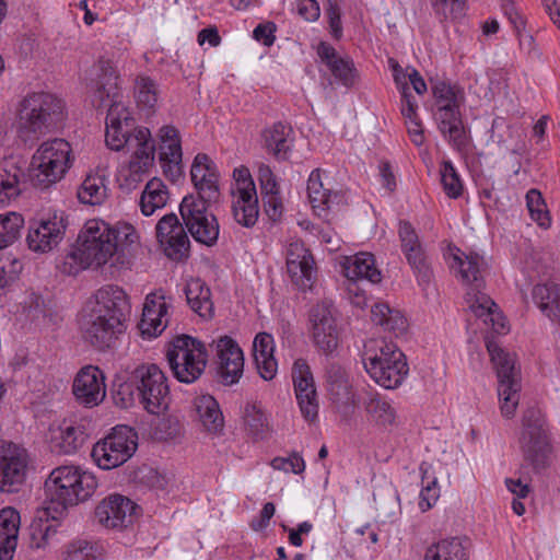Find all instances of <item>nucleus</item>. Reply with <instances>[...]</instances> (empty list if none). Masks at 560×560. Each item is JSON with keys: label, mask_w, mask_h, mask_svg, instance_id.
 I'll use <instances>...</instances> for the list:
<instances>
[{"label": "nucleus", "mask_w": 560, "mask_h": 560, "mask_svg": "<svg viewBox=\"0 0 560 560\" xmlns=\"http://www.w3.org/2000/svg\"><path fill=\"white\" fill-rule=\"evenodd\" d=\"M393 68L394 81L401 94V114L405 118H411L417 115L418 103L410 92V86L406 82V75L402 68L393 59L389 60Z\"/></svg>", "instance_id": "nucleus-45"}, {"label": "nucleus", "mask_w": 560, "mask_h": 560, "mask_svg": "<svg viewBox=\"0 0 560 560\" xmlns=\"http://www.w3.org/2000/svg\"><path fill=\"white\" fill-rule=\"evenodd\" d=\"M215 201L188 195L179 205V212L188 232L195 241L207 246L214 245L219 237V222L209 210L210 203Z\"/></svg>", "instance_id": "nucleus-13"}, {"label": "nucleus", "mask_w": 560, "mask_h": 560, "mask_svg": "<svg viewBox=\"0 0 560 560\" xmlns=\"http://www.w3.org/2000/svg\"><path fill=\"white\" fill-rule=\"evenodd\" d=\"M532 296L540 312L551 322L560 324V285L555 282L538 283Z\"/></svg>", "instance_id": "nucleus-32"}, {"label": "nucleus", "mask_w": 560, "mask_h": 560, "mask_svg": "<svg viewBox=\"0 0 560 560\" xmlns=\"http://www.w3.org/2000/svg\"><path fill=\"white\" fill-rule=\"evenodd\" d=\"M164 295L150 293L145 298L139 328L143 336L156 337L167 326V305Z\"/></svg>", "instance_id": "nucleus-26"}, {"label": "nucleus", "mask_w": 560, "mask_h": 560, "mask_svg": "<svg viewBox=\"0 0 560 560\" xmlns=\"http://www.w3.org/2000/svg\"><path fill=\"white\" fill-rule=\"evenodd\" d=\"M432 94L439 131L455 151L462 154L467 153L471 138L462 118L457 91L445 82H436L432 86Z\"/></svg>", "instance_id": "nucleus-7"}, {"label": "nucleus", "mask_w": 560, "mask_h": 560, "mask_svg": "<svg viewBox=\"0 0 560 560\" xmlns=\"http://www.w3.org/2000/svg\"><path fill=\"white\" fill-rule=\"evenodd\" d=\"M362 361L370 377L385 389L398 388L409 373L404 352L384 339L365 343Z\"/></svg>", "instance_id": "nucleus-5"}, {"label": "nucleus", "mask_w": 560, "mask_h": 560, "mask_svg": "<svg viewBox=\"0 0 560 560\" xmlns=\"http://www.w3.org/2000/svg\"><path fill=\"white\" fill-rule=\"evenodd\" d=\"M467 547L458 537L442 539L430 546L424 560H468Z\"/></svg>", "instance_id": "nucleus-41"}, {"label": "nucleus", "mask_w": 560, "mask_h": 560, "mask_svg": "<svg viewBox=\"0 0 560 560\" xmlns=\"http://www.w3.org/2000/svg\"><path fill=\"white\" fill-rule=\"evenodd\" d=\"M307 194L313 208L319 210H328L342 200L339 192H332L324 187L319 170L312 171L307 182Z\"/></svg>", "instance_id": "nucleus-39"}, {"label": "nucleus", "mask_w": 560, "mask_h": 560, "mask_svg": "<svg viewBox=\"0 0 560 560\" xmlns=\"http://www.w3.org/2000/svg\"><path fill=\"white\" fill-rule=\"evenodd\" d=\"M526 205L530 218L542 229H548L551 218L547 205L537 189H530L526 194Z\"/></svg>", "instance_id": "nucleus-50"}, {"label": "nucleus", "mask_w": 560, "mask_h": 560, "mask_svg": "<svg viewBox=\"0 0 560 560\" xmlns=\"http://www.w3.org/2000/svg\"><path fill=\"white\" fill-rule=\"evenodd\" d=\"M137 447V432L128 425H118L94 444L91 456L100 468L109 470L125 464Z\"/></svg>", "instance_id": "nucleus-12"}, {"label": "nucleus", "mask_w": 560, "mask_h": 560, "mask_svg": "<svg viewBox=\"0 0 560 560\" xmlns=\"http://www.w3.org/2000/svg\"><path fill=\"white\" fill-rule=\"evenodd\" d=\"M136 97L138 106L143 109H153L158 103V84L150 77H139L136 81Z\"/></svg>", "instance_id": "nucleus-52"}, {"label": "nucleus", "mask_w": 560, "mask_h": 560, "mask_svg": "<svg viewBox=\"0 0 560 560\" xmlns=\"http://www.w3.org/2000/svg\"><path fill=\"white\" fill-rule=\"evenodd\" d=\"M441 183L447 197L457 199L463 194V184L451 161H444L440 168Z\"/></svg>", "instance_id": "nucleus-53"}, {"label": "nucleus", "mask_w": 560, "mask_h": 560, "mask_svg": "<svg viewBox=\"0 0 560 560\" xmlns=\"http://www.w3.org/2000/svg\"><path fill=\"white\" fill-rule=\"evenodd\" d=\"M279 194L280 192L261 197L264 210L273 222L278 221L283 212V205Z\"/></svg>", "instance_id": "nucleus-62"}, {"label": "nucleus", "mask_w": 560, "mask_h": 560, "mask_svg": "<svg viewBox=\"0 0 560 560\" xmlns=\"http://www.w3.org/2000/svg\"><path fill=\"white\" fill-rule=\"evenodd\" d=\"M185 295L190 308L203 319L213 316L214 307L210 289L200 279H190L185 287Z\"/></svg>", "instance_id": "nucleus-34"}, {"label": "nucleus", "mask_w": 560, "mask_h": 560, "mask_svg": "<svg viewBox=\"0 0 560 560\" xmlns=\"http://www.w3.org/2000/svg\"><path fill=\"white\" fill-rule=\"evenodd\" d=\"M292 135L293 130L289 125L276 122L264 130V147L277 160L284 161L291 152Z\"/></svg>", "instance_id": "nucleus-30"}, {"label": "nucleus", "mask_w": 560, "mask_h": 560, "mask_svg": "<svg viewBox=\"0 0 560 560\" xmlns=\"http://www.w3.org/2000/svg\"><path fill=\"white\" fill-rule=\"evenodd\" d=\"M165 357L173 376L185 384L199 380L208 362L205 343L188 335L174 338L166 348Z\"/></svg>", "instance_id": "nucleus-10"}, {"label": "nucleus", "mask_w": 560, "mask_h": 560, "mask_svg": "<svg viewBox=\"0 0 560 560\" xmlns=\"http://www.w3.org/2000/svg\"><path fill=\"white\" fill-rule=\"evenodd\" d=\"M159 162L163 174L172 182L183 177V151L179 130L173 125H165L158 132Z\"/></svg>", "instance_id": "nucleus-16"}, {"label": "nucleus", "mask_w": 560, "mask_h": 560, "mask_svg": "<svg viewBox=\"0 0 560 560\" xmlns=\"http://www.w3.org/2000/svg\"><path fill=\"white\" fill-rule=\"evenodd\" d=\"M88 439V434L82 425H67L61 432L60 436L56 439L55 446L63 454L75 453Z\"/></svg>", "instance_id": "nucleus-48"}, {"label": "nucleus", "mask_w": 560, "mask_h": 560, "mask_svg": "<svg viewBox=\"0 0 560 560\" xmlns=\"http://www.w3.org/2000/svg\"><path fill=\"white\" fill-rule=\"evenodd\" d=\"M521 448L525 460L536 472L550 464L551 444L545 415L539 408H528L523 416Z\"/></svg>", "instance_id": "nucleus-11"}, {"label": "nucleus", "mask_w": 560, "mask_h": 560, "mask_svg": "<svg viewBox=\"0 0 560 560\" xmlns=\"http://www.w3.org/2000/svg\"><path fill=\"white\" fill-rule=\"evenodd\" d=\"M467 302L470 311L479 318H482L485 323L491 322L493 329L497 332L504 331V325L500 327L495 326V303L485 293H467Z\"/></svg>", "instance_id": "nucleus-44"}, {"label": "nucleus", "mask_w": 560, "mask_h": 560, "mask_svg": "<svg viewBox=\"0 0 560 560\" xmlns=\"http://www.w3.org/2000/svg\"><path fill=\"white\" fill-rule=\"evenodd\" d=\"M194 411L197 420L209 432H218L223 428V416L219 404L211 395H200L194 399Z\"/></svg>", "instance_id": "nucleus-36"}, {"label": "nucleus", "mask_w": 560, "mask_h": 560, "mask_svg": "<svg viewBox=\"0 0 560 560\" xmlns=\"http://www.w3.org/2000/svg\"><path fill=\"white\" fill-rule=\"evenodd\" d=\"M59 524L56 518H35L30 525L28 548L31 550H43L59 544Z\"/></svg>", "instance_id": "nucleus-31"}, {"label": "nucleus", "mask_w": 560, "mask_h": 560, "mask_svg": "<svg viewBox=\"0 0 560 560\" xmlns=\"http://www.w3.org/2000/svg\"><path fill=\"white\" fill-rule=\"evenodd\" d=\"M276 31L277 26L273 22L260 23L254 28L253 37L265 46L270 47L276 40Z\"/></svg>", "instance_id": "nucleus-63"}, {"label": "nucleus", "mask_w": 560, "mask_h": 560, "mask_svg": "<svg viewBox=\"0 0 560 560\" xmlns=\"http://www.w3.org/2000/svg\"><path fill=\"white\" fill-rule=\"evenodd\" d=\"M498 396L501 401V412L504 417L514 416L520 401V375L498 377Z\"/></svg>", "instance_id": "nucleus-42"}, {"label": "nucleus", "mask_w": 560, "mask_h": 560, "mask_svg": "<svg viewBox=\"0 0 560 560\" xmlns=\"http://www.w3.org/2000/svg\"><path fill=\"white\" fill-rule=\"evenodd\" d=\"M487 350L490 354L491 361L497 370L498 377H505L518 375V371L515 368V355L505 352L499 343L493 340L487 341Z\"/></svg>", "instance_id": "nucleus-47"}, {"label": "nucleus", "mask_w": 560, "mask_h": 560, "mask_svg": "<svg viewBox=\"0 0 560 560\" xmlns=\"http://www.w3.org/2000/svg\"><path fill=\"white\" fill-rule=\"evenodd\" d=\"M243 420L246 429L254 436H262L268 430L267 417L255 404L246 405Z\"/></svg>", "instance_id": "nucleus-54"}, {"label": "nucleus", "mask_w": 560, "mask_h": 560, "mask_svg": "<svg viewBox=\"0 0 560 560\" xmlns=\"http://www.w3.org/2000/svg\"><path fill=\"white\" fill-rule=\"evenodd\" d=\"M253 352L259 375L266 381L272 380L278 370L277 360L273 355V337L268 332L256 335L253 342Z\"/></svg>", "instance_id": "nucleus-29"}, {"label": "nucleus", "mask_w": 560, "mask_h": 560, "mask_svg": "<svg viewBox=\"0 0 560 560\" xmlns=\"http://www.w3.org/2000/svg\"><path fill=\"white\" fill-rule=\"evenodd\" d=\"M155 232L168 258L180 260L187 255L190 242L184 225L175 213L162 217L155 226Z\"/></svg>", "instance_id": "nucleus-20"}, {"label": "nucleus", "mask_w": 560, "mask_h": 560, "mask_svg": "<svg viewBox=\"0 0 560 560\" xmlns=\"http://www.w3.org/2000/svg\"><path fill=\"white\" fill-rule=\"evenodd\" d=\"M138 505L118 493L104 498L95 508L96 522L105 528H126L136 520Z\"/></svg>", "instance_id": "nucleus-17"}, {"label": "nucleus", "mask_w": 560, "mask_h": 560, "mask_svg": "<svg viewBox=\"0 0 560 560\" xmlns=\"http://www.w3.org/2000/svg\"><path fill=\"white\" fill-rule=\"evenodd\" d=\"M102 551L95 542L78 539L67 547L63 560H102Z\"/></svg>", "instance_id": "nucleus-51"}, {"label": "nucleus", "mask_w": 560, "mask_h": 560, "mask_svg": "<svg viewBox=\"0 0 560 560\" xmlns=\"http://www.w3.org/2000/svg\"><path fill=\"white\" fill-rule=\"evenodd\" d=\"M417 277L419 284H429L433 278V271L424 250H418L405 256Z\"/></svg>", "instance_id": "nucleus-56"}, {"label": "nucleus", "mask_w": 560, "mask_h": 560, "mask_svg": "<svg viewBox=\"0 0 560 560\" xmlns=\"http://www.w3.org/2000/svg\"><path fill=\"white\" fill-rule=\"evenodd\" d=\"M398 235L400 240L401 250L405 256L423 249L419 236L410 222H399Z\"/></svg>", "instance_id": "nucleus-57"}, {"label": "nucleus", "mask_w": 560, "mask_h": 560, "mask_svg": "<svg viewBox=\"0 0 560 560\" xmlns=\"http://www.w3.org/2000/svg\"><path fill=\"white\" fill-rule=\"evenodd\" d=\"M96 479L89 472L74 466L55 468L45 481V490L50 502L62 510L90 498L95 488Z\"/></svg>", "instance_id": "nucleus-9"}, {"label": "nucleus", "mask_w": 560, "mask_h": 560, "mask_svg": "<svg viewBox=\"0 0 560 560\" xmlns=\"http://www.w3.org/2000/svg\"><path fill=\"white\" fill-rule=\"evenodd\" d=\"M24 172L13 162L0 165V206H5L22 191Z\"/></svg>", "instance_id": "nucleus-38"}, {"label": "nucleus", "mask_w": 560, "mask_h": 560, "mask_svg": "<svg viewBox=\"0 0 560 560\" xmlns=\"http://www.w3.org/2000/svg\"><path fill=\"white\" fill-rule=\"evenodd\" d=\"M73 161V151L67 140L45 141L32 156L30 179L35 187L47 188L65 177Z\"/></svg>", "instance_id": "nucleus-8"}, {"label": "nucleus", "mask_w": 560, "mask_h": 560, "mask_svg": "<svg viewBox=\"0 0 560 560\" xmlns=\"http://www.w3.org/2000/svg\"><path fill=\"white\" fill-rule=\"evenodd\" d=\"M115 399L121 408H129L138 401L148 412L160 415L170 401L167 378L156 364H142L119 385Z\"/></svg>", "instance_id": "nucleus-4"}, {"label": "nucleus", "mask_w": 560, "mask_h": 560, "mask_svg": "<svg viewBox=\"0 0 560 560\" xmlns=\"http://www.w3.org/2000/svg\"><path fill=\"white\" fill-rule=\"evenodd\" d=\"M439 497H440V489L438 487V481L434 478L431 481H428V483L422 488V490L420 492V501H419L420 509L423 512L430 510L435 504Z\"/></svg>", "instance_id": "nucleus-61"}, {"label": "nucleus", "mask_w": 560, "mask_h": 560, "mask_svg": "<svg viewBox=\"0 0 560 560\" xmlns=\"http://www.w3.org/2000/svg\"><path fill=\"white\" fill-rule=\"evenodd\" d=\"M232 213L234 220L244 228H252L256 224L259 217V206L257 194L248 191L242 194H232Z\"/></svg>", "instance_id": "nucleus-37"}, {"label": "nucleus", "mask_w": 560, "mask_h": 560, "mask_svg": "<svg viewBox=\"0 0 560 560\" xmlns=\"http://www.w3.org/2000/svg\"><path fill=\"white\" fill-rule=\"evenodd\" d=\"M22 262L12 255L0 257V289L12 283L22 271Z\"/></svg>", "instance_id": "nucleus-58"}, {"label": "nucleus", "mask_w": 560, "mask_h": 560, "mask_svg": "<svg viewBox=\"0 0 560 560\" xmlns=\"http://www.w3.org/2000/svg\"><path fill=\"white\" fill-rule=\"evenodd\" d=\"M191 182L198 194L195 197L202 199L218 200L219 173L214 162L206 154L198 153L192 162L190 170Z\"/></svg>", "instance_id": "nucleus-25"}, {"label": "nucleus", "mask_w": 560, "mask_h": 560, "mask_svg": "<svg viewBox=\"0 0 560 560\" xmlns=\"http://www.w3.org/2000/svg\"><path fill=\"white\" fill-rule=\"evenodd\" d=\"M292 381L303 418L315 422L318 417V397L311 368L305 359H296L292 366Z\"/></svg>", "instance_id": "nucleus-15"}, {"label": "nucleus", "mask_w": 560, "mask_h": 560, "mask_svg": "<svg viewBox=\"0 0 560 560\" xmlns=\"http://www.w3.org/2000/svg\"><path fill=\"white\" fill-rule=\"evenodd\" d=\"M296 12L305 21L315 22L320 15V8L316 0H298Z\"/></svg>", "instance_id": "nucleus-64"}, {"label": "nucleus", "mask_w": 560, "mask_h": 560, "mask_svg": "<svg viewBox=\"0 0 560 560\" xmlns=\"http://www.w3.org/2000/svg\"><path fill=\"white\" fill-rule=\"evenodd\" d=\"M218 376L223 385L236 384L244 370V354L237 342L229 336L217 341Z\"/></svg>", "instance_id": "nucleus-23"}, {"label": "nucleus", "mask_w": 560, "mask_h": 560, "mask_svg": "<svg viewBox=\"0 0 560 560\" xmlns=\"http://www.w3.org/2000/svg\"><path fill=\"white\" fill-rule=\"evenodd\" d=\"M98 69L101 73L96 81L93 103L97 108L108 107L105 132L107 147L114 151H119L126 145L135 149L127 167L120 171L126 185L131 186L140 182L142 175L153 166L155 145L148 128H133V119L121 103L119 77L113 62L101 58Z\"/></svg>", "instance_id": "nucleus-1"}, {"label": "nucleus", "mask_w": 560, "mask_h": 560, "mask_svg": "<svg viewBox=\"0 0 560 560\" xmlns=\"http://www.w3.org/2000/svg\"><path fill=\"white\" fill-rule=\"evenodd\" d=\"M482 264L483 259L477 254L465 255L464 258L455 255L452 268L458 269L462 281L466 283L476 282V288H479Z\"/></svg>", "instance_id": "nucleus-46"}, {"label": "nucleus", "mask_w": 560, "mask_h": 560, "mask_svg": "<svg viewBox=\"0 0 560 560\" xmlns=\"http://www.w3.org/2000/svg\"><path fill=\"white\" fill-rule=\"evenodd\" d=\"M271 466L275 469L292 471L293 474H301L305 469L304 459L298 453H292L288 458L275 457L271 460Z\"/></svg>", "instance_id": "nucleus-59"}, {"label": "nucleus", "mask_w": 560, "mask_h": 560, "mask_svg": "<svg viewBox=\"0 0 560 560\" xmlns=\"http://www.w3.org/2000/svg\"><path fill=\"white\" fill-rule=\"evenodd\" d=\"M120 232L102 220H89L78 236V245L67 254L63 272L75 276L86 268L105 265L117 250Z\"/></svg>", "instance_id": "nucleus-3"}, {"label": "nucleus", "mask_w": 560, "mask_h": 560, "mask_svg": "<svg viewBox=\"0 0 560 560\" xmlns=\"http://www.w3.org/2000/svg\"><path fill=\"white\" fill-rule=\"evenodd\" d=\"M63 118V103L48 92H33L20 103L18 130L26 140L50 132Z\"/></svg>", "instance_id": "nucleus-6"}, {"label": "nucleus", "mask_w": 560, "mask_h": 560, "mask_svg": "<svg viewBox=\"0 0 560 560\" xmlns=\"http://www.w3.org/2000/svg\"><path fill=\"white\" fill-rule=\"evenodd\" d=\"M130 304L117 285H104L86 303L80 319L83 340L98 351L114 347L127 328Z\"/></svg>", "instance_id": "nucleus-2"}, {"label": "nucleus", "mask_w": 560, "mask_h": 560, "mask_svg": "<svg viewBox=\"0 0 560 560\" xmlns=\"http://www.w3.org/2000/svg\"><path fill=\"white\" fill-rule=\"evenodd\" d=\"M363 408L369 419L380 427L393 425L396 421V409L392 402L375 390L366 393Z\"/></svg>", "instance_id": "nucleus-33"}, {"label": "nucleus", "mask_w": 560, "mask_h": 560, "mask_svg": "<svg viewBox=\"0 0 560 560\" xmlns=\"http://www.w3.org/2000/svg\"><path fill=\"white\" fill-rule=\"evenodd\" d=\"M317 54L342 85L351 88L355 83L358 72L351 58L338 56L336 49L325 42L318 45Z\"/></svg>", "instance_id": "nucleus-27"}, {"label": "nucleus", "mask_w": 560, "mask_h": 560, "mask_svg": "<svg viewBox=\"0 0 560 560\" xmlns=\"http://www.w3.org/2000/svg\"><path fill=\"white\" fill-rule=\"evenodd\" d=\"M168 200V190L162 179H150L140 197V209L144 215H151L155 210L163 208Z\"/></svg>", "instance_id": "nucleus-40"}, {"label": "nucleus", "mask_w": 560, "mask_h": 560, "mask_svg": "<svg viewBox=\"0 0 560 560\" xmlns=\"http://www.w3.org/2000/svg\"><path fill=\"white\" fill-rule=\"evenodd\" d=\"M235 184L232 187V194H242L248 191L253 195L257 194L255 183L246 167L235 168L233 172Z\"/></svg>", "instance_id": "nucleus-60"}, {"label": "nucleus", "mask_w": 560, "mask_h": 560, "mask_svg": "<svg viewBox=\"0 0 560 560\" xmlns=\"http://www.w3.org/2000/svg\"><path fill=\"white\" fill-rule=\"evenodd\" d=\"M24 219L20 213L0 214V249L13 244L20 236Z\"/></svg>", "instance_id": "nucleus-49"}, {"label": "nucleus", "mask_w": 560, "mask_h": 560, "mask_svg": "<svg viewBox=\"0 0 560 560\" xmlns=\"http://www.w3.org/2000/svg\"><path fill=\"white\" fill-rule=\"evenodd\" d=\"M287 269L292 282L300 289H311L316 278L313 255L301 241H293L287 247Z\"/></svg>", "instance_id": "nucleus-22"}, {"label": "nucleus", "mask_w": 560, "mask_h": 560, "mask_svg": "<svg viewBox=\"0 0 560 560\" xmlns=\"http://www.w3.org/2000/svg\"><path fill=\"white\" fill-rule=\"evenodd\" d=\"M66 228L67 223L61 214L32 223L26 237L30 249L37 253L50 252L63 238Z\"/></svg>", "instance_id": "nucleus-24"}, {"label": "nucleus", "mask_w": 560, "mask_h": 560, "mask_svg": "<svg viewBox=\"0 0 560 560\" xmlns=\"http://www.w3.org/2000/svg\"><path fill=\"white\" fill-rule=\"evenodd\" d=\"M72 392L79 404L90 408L98 406L106 396L104 372L94 365L82 368L73 381Z\"/></svg>", "instance_id": "nucleus-21"}, {"label": "nucleus", "mask_w": 560, "mask_h": 560, "mask_svg": "<svg viewBox=\"0 0 560 560\" xmlns=\"http://www.w3.org/2000/svg\"><path fill=\"white\" fill-rule=\"evenodd\" d=\"M107 196L105 178L101 175H88L78 189V198L82 203L101 205Z\"/></svg>", "instance_id": "nucleus-43"}, {"label": "nucleus", "mask_w": 560, "mask_h": 560, "mask_svg": "<svg viewBox=\"0 0 560 560\" xmlns=\"http://www.w3.org/2000/svg\"><path fill=\"white\" fill-rule=\"evenodd\" d=\"M310 320L314 345L325 354L332 353L339 341L332 305L327 302L316 304L310 312Z\"/></svg>", "instance_id": "nucleus-18"}, {"label": "nucleus", "mask_w": 560, "mask_h": 560, "mask_svg": "<svg viewBox=\"0 0 560 560\" xmlns=\"http://www.w3.org/2000/svg\"><path fill=\"white\" fill-rule=\"evenodd\" d=\"M20 513L11 506L0 511V560H12L18 546Z\"/></svg>", "instance_id": "nucleus-28"}, {"label": "nucleus", "mask_w": 560, "mask_h": 560, "mask_svg": "<svg viewBox=\"0 0 560 560\" xmlns=\"http://www.w3.org/2000/svg\"><path fill=\"white\" fill-rule=\"evenodd\" d=\"M345 275L348 282L366 280L377 283L382 279L381 271L375 267L374 256L370 253H360L349 259L345 265Z\"/></svg>", "instance_id": "nucleus-35"}, {"label": "nucleus", "mask_w": 560, "mask_h": 560, "mask_svg": "<svg viewBox=\"0 0 560 560\" xmlns=\"http://www.w3.org/2000/svg\"><path fill=\"white\" fill-rule=\"evenodd\" d=\"M325 385L329 400L339 412H347L355 407L357 395L345 368L329 363L325 370Z\"/></svg>", "instance_id": "nucleus-19"}, {"label": "nucleus", "mask_w": 560, "mask_h": 560, "mask_svg": "<svg viewBox=\"0 0 560 560\" xmlns=\"http://www.w3.org/2000/svg\"><path fill=\"white\" fill-rule=\"evenodd\" d=\"M28 472L30 460L24 450L0 446V493L22 492L27 486Z\"/></svg>", "instance_id": "nucleus-14"}, {"label": "nucleus", "mask_w": 560, "mask_h": 560, "mask_svg": "<svg viewBox=\"0 0 560 560\" xmlns=\"http://www.w3.org/2000/svg\"><path fill=\"white\" fill-rule=\"evenodd\" d=\"M467 0H430L434 14L441 22L453 21L464 15Z\"/></svg>", "instance_id": "nucleus-55"}]
</instances>
